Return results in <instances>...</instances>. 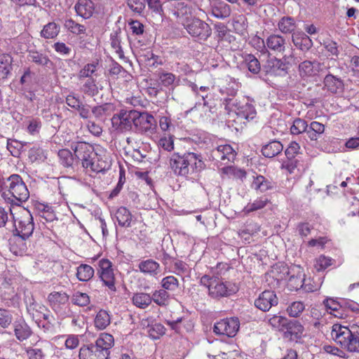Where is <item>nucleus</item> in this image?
Instances as JSON below:
<instances>
[{
  "label": "nucleus",
  "instance_id": "40",
  "mask_svg": "<svg viewBox=\"0 0 359 359\" xmlns=\"http://www.w3.org/2000/svg\"><path fill=\"white\" fill-rule=\"evenodd\" d=\"M94 272L92 266L82 264L77 268L76 276L81 281H88L93 276Z\"/></svg>",
  "mask_w": 359,
  "mask_h": 359
},
{
  "label": "nucleus",
  "instance_id": "14",
  "mask_svg": "<svg viewBox=\"0 0 359 359\" xmlns=\"http://www.w3.org/2000/svg\"><path fill=\"white\" fill-rule=\"evenodd\" d=\"M278 303V297L273 291L265 290L255 300V306L262 311H268Z\"/></svg>",
  "mask_w": 359,
  "mask_h": 359
},
{
  "label": "nucleus",
  "instance_id": "42",
  "mask_svg": "<svg viewBox=\"0 0 359 359\" xmlns=\"http://www.w3.org/2000/svg\"><path fill=\"white\" fill-rule=\"evenodd\" d=\"M299 72L302 77H310L316 74L315 63L309 60H305L299 64Z\"/></svg>",
  "mask_w": 359,
  "mask_h": 359
},
{
  "label": "nucleus",
  "instance_id": "33",
  "mask_svg": "<svg viewBox=\"0 0 359 359\" xmlns=\"http://www.w3.org/2000/svg\"><path fill=\"white\" fill-rule=\"evenodd\" d=\"M111 317L109 313L103 309H100L96 314L94 319V324L97 330H104L109 325Z\"/></svg>",
  "mask_w": 359,
  "mask_h": 359
},
{
  "label": "nucleus",
  "instance_id": "55",
  "mask_svg": "<svg viewBox=\"0 0 359 359\" xmlns=\"http://www.w3.org/2000/svg\"><path fill=\"white\" fill-rule=\"evenodd\" d=\"M162 289L165 290L175 291L179 287L178 280L173 276H168L161 280Z\"/></svg>",
  "mask_w": 359,
  "mask_h": 359
},
{
  "label": "nucleus",
  "instance_id": "34",
  "mask_svg": "<svg viewBox=\"0 0 359 359\" xmlns=\"http://www.w3.org/2000/svg\"><path fill=\"white\" fill-rule=\"evenodd\" d=\"M220 172L222 174L228 176L229 177H232L233 179L239 180L241 182L245 179L247 173L246 172L240 168H237L232 165L225 166L220 169Z\"/></svg>",
  "mask_w": 359,
  "mask_h": 359
},
{
  "label": "nucleus",
  "instance_id": "61",
  "mask_svg": "<svg viewBox=\"0 0 359 359\" xmlns=\"http://www.w3.org/2000/svg\"><path fill=\"white\" fill-rule=\"evenodd\" d=\"M82 91L90 96H94L98 93V88L95 79L89 78L82 86Z\"/></svg>",
  "mask_w": 359,
  "mask_h": 359
},
{
  "label": "nucleus",
  "instance_id": "57",
  "mask_svg": "<svg viewBox=\"0 0 359 359\" xmlns=\"http://www.w3.org/2000/svg\"><path fill=\"white\" fill-rule=\"evenodd\" d=\"M43 209L39 212V216L41 218L40 222L43 224L48 222H53L56 219L54 211L48 206H45L43 205Z\"/></svg>",
  "mask_w": 359,
  "mask_h": 359
},
{
  "label": "nucleus",
  "instance_id": "31",
  "mask_svg": "<svg viewBox=\"0 0 359 359\" xmlns=\"http://www.w3.org/2000/svg\"><path fill=\"white\" fill-rule=\"evenodd\" d=\"M252 186L255 189L261 192H264L273 189V183L271 180L266 178L263 175H259L254 177Z\"/></svg>",
  "mask_w": 359,
  "mask_h": 359
},
{
  "label": "nucleus",
  "instance_id": "35",
  "mask_svg": "<svg viewBox=\"0 0 359 359\" xmlns=\"http://www.w3.org/2000/svg\"><path fill=\"white\" fill-rule=\"evenodd\" d=\"M297 25L294 19L290 16H284L278 22V29L283 34H290L296 29Z\"/></svg>",
  "mask_w": 359,
  "mask_h": 359
},
{
  "label": "nucleus",
  "instance_id": "13",
  "mask_svg": "<svg viewBox=\"0 0 359 359\" xmlns=\"http://www.w3.org/2000/svg\"><path fill=\"white\" fill-rule=\"evenodd\" d=\"M304 326L297 320H289L283 331V337L292 341L298 342L303 337Z\"/></svg>",
  "mask_w": 359,
  "mask_h": 359
},
{
  "label": "nucleus",
  "instance_id": "52",
  "mask_svg": "<svg viewBox=\"0 0 359 359\" xmlns=\"http://www.w3.org/2000/svg\"><path fill=\"white\" fill-rule=\"evenodd\" d=\"M60 163L66 168L72 166L74 163V156L72 152L67 149H60L58 151Z\"/></svg>",
  "mask_w": 359,
  "mask_h": 359
},
{
  "label": "nucleus",
  "instance_id": "6",
  "mask_svg": "<svg viewBox=\"0 0 359 359\" xmlns=\"http://www.w3.org/2000/svg\"><path fill=\"white\" fill-rule=\"evenodd\" d=\"M238 291V287L229 282H222L215 279L208 285L209 296L213 299H220L229 297L236 293Z\"/></svg>",
  "mask_w": 359,
  "mask_h": 359
},
{
  "label": "nucleus",
  "instance_id": "2",
  "mask_svg": "<svg viewBox=\"0 0 359 359\" xmlns=\"http://www.w3.org/2000/svg\"><path fill=\"white\" fill-rule=\"evenodd\" d=\"M114 345V337L102 332L95 342L83 344L79 349V359H108Z\"/></svg>",
  "mask_w": 359,
  "mask_h": 359
},
{
  "label": "nucleus",
  "instance_id": "39",
  "mask_svg": "<svg viewBox=\"0 0 359 359\" xmlns=\"http://www.w3.org/2000/svg\"><path fill=\"white\" fill-rule=\"evenodd\" d=\"M212 14L219 19L228 18L231 15L230 6L224 2H219L212 7Z\"/></svg>",
  "mask_w": 359,
  "mask_h": 359
},
{
  "label": "nucleus",
  "instance_id": "21",
  "mask_svg": "<svg viewBox=\"0 0 359 359\" xmlns=\"http://www.w3.org/2000/svg\"><path fill=\"white\" fill-rule=\"evenodd\" d=\"M94 10V4L91 0H79L75 5L76 13L84 19L90 18Z\"/></svg>",
  "mask_w": 359,
  "mask_h": 359
},
{
  "label": "nucleus",
  "instance_id": "17",
  "mask_svg": "<svg viewBox=\"0 0 359 359\" xmlns=\"http://www.w3.org/2000/svg\"><path fill=\"white\" fill-rule=\"evenodd\" d=\"M94 156H96L97 164L95 166L97 173L108 170L111 166V158L107 150L100 145L95 147Z\"/></svg>",
  "mask_w": 359,
  "mask_h": 359
},
{
  "label": "nucleus",
  "instance_id": "1",
  "mask_svg": "<svg viewBox=\"0 0 359 359\" xmlns=\"http://www.w3.org/2000/svg\"><path fill=\"white\" fill-rule=\"evenodd\" d=\"M169 164L175 175L184 177L199 172L205 167L201 156L194 152H175L170 156Z\"/></svg>",
  "mask_w": 359,
  "mask_h": 359
},
{
  "label": "nucleus",
  "instance_id": "12",
  "mask_svg": "<svg viewBox=\"0 0 359 359\" xmlns=\"http://www.w3.org/2000/svg\"><path fill=\"white\" fill-rule=\"evenodd\" d=\"M76 158L81 161L82 166L88 165V161L94 156L95 147L86 142H78L71 146Z\"/></svg>",
  "mask_w": 359,
  "mask_h": 359
},
{
  "label": "nucleus",
  "instance_id": "36",
  "mask_svg": "<svg viewBox=\"0 0 359 359\" xmlns=\"http://www.w3.org/2000/svg\"><path fill=\"white\" fill-rule=\"evenodd\" d=\"M151 302H154L159 306H166L169 304L170 295L163 289L155 290L151 295Z\"/></svg>",
  "mask_w": 359,
  "mask_h": 359
},
{
  "label": "nucleus",
  "instance_id": "58",
  "mask_svg": "<svg viewBox=\"0 0 359 359\" xmlns=\"http://www.w3.org/2000/svg\"><path fill=\"white\" fill-rule=\"evenodd\" d=\"M25 248L24 241H21V238L13 236V238L10 240V250L14 255H22Z\"/></svg>",
  "mask_w": 359,
  "mask_h": 359
},
{
  "label": "nucleus",
  "instance_id": "28",
  "mask_svg": "<svg viewBox=\"0 0 359 359\" xmlns=\"http://www.w3.org/2000/svg\"><path fill=\"white\" fill-rule=\"evenodd\" d=\"M138 268L144 274L155 276L158 273L160 265L156 261L149 259L140 262Z\"/></svg>",
  "mask_w": 359,
  "mask_h": 359
},
{
  "label": "nucleus",
  "instance_id": "15",
  "mask_svg": "<svg viewBox=\"0 0 359 359\" xmlns=\"http://www.w3.org/2000/svg\"><path fill=\"white\" fill-rule=\"evenodd\" d=\"M136 113L134 125L137 128L142 132L151 131L154 128L156 121L152 115L146 112L140 113L137 111Z\"/></svg>",
  "mask_w": 359,
  "mask_h": 359
},
{
  "label": "nucleus",
  "instance_id": "11",
  "mask_svg": "<svg viewBox=\"0 0 359 359\" xmlns=\"http://www.w3.org/2000/svg\"><path fill=\"white\" fill-rule=\"evenodd\" d=\"M211 156L214 161L226 165L233 162L236 152L230 144H221L211 151Z\"/></svg>",
  "mask_w": 359,
  "mask_h": 359
},
{
  "label": "nucleus",
  "instance_id": "18",
  "mask_svg": "<svg viewBox=\"0 0 359 359\" xmlns=\"http://www.w3.org/2000/svg\"><path fill=\"white\" fill-rule=\"evenodd\" d=\"M285 45V39L280 34H272L266 39V50H270L275 53H283Z\"/></svg>",
  "mask_w": 359,
  "mask_h": 359
},
{
  "label": "nucleus",
  "instance_id": "47",
  "mask_svg": "<svg viewBox=\"0 0 359 359\" xmlns=\"http://www.w3.org/2000/svg\"><path fill=\"white\" fill-rule=\"evenodd\" d=\"M287 320L288 319L285 317L273 315L269 319L268 323L272 327V328L278 330L280 332H283L287 323Z\"/></svg>",
  "mask_w": 359,
  "mask_h": 359
},
{
  "label": "nucleus",
  "instance_id": "41",
  "mask_svg": "<svg viewBox=\"0 0 359 359\" xmlns=\"http://www.w3.org/2000/svg\"><path fill=\"white\" fill-rule=\"evenodd\" d=\"M243 58L244 62L251 73L254 74L259 73L261 70V65L258 59L254 55L247 54Z\"/></svg>",
  "mask_w": 359,
  "mask_h": 359
},
{
  "label": "nucleus",
  "instance_id": "3",
  "mask_svg": "<svg viewBox=\"0 0 359 359\" xmlns=\"http://www.w3.org/2000/svg\"><path fill=\"white\" fill-rule=\"evenodd\" d=\"M331 334L342 348L351 353H359V328L353 331L346 326L336 323L332 325Z\"/></svg>",
  "mask_w": 359,
  "mask_h": 359
},
{
  "label": "nucleus",
  "instance_id": "60",
  "mask_svg": "<svg viewBox=\"0 0 359 359\" xmlns=\"http://www.w3.org/2000/svg\"><path fill=\"white\" fill-rule=\"evenodd\" d=\"M305 306L302 302H294L287 308V312L290 317H298L304 310Z\"/></svg>",
  "mask_w": 359,
  "mask_h": 359
},
{
  "label": "nucleus",
  "instance_id": "56",
  "mask_svg": "<svg viewBox=\"0 0 359 359\" xmlns=\"http://www.w3.org/2000/svg\"><path fill=\"white\" fill-rule=\"evenodd\" d=\"M29 60L39 65L45 66L50 62L48 56L37 51H30L29 53Z\"/></svg>",
  "mask_w": 359,
  "mask_h": 359
},
{
  "label": "nucleus",
  "instance_id": "25",
  "mask_svg": "<svg viewBox=\"0 0 359 359\" xmlns=\"http://www.w3.org/2000/svg\"><path fill=\"white\" fill-rule=\"evenodd\" d=\"M142 325L147 327L149 337L152 339H158L165 334L166 329L161 323L149 325L148 320H143Z\"/></svg>",
  "mask_w": 359,
  "mask_h": 359
},
{
  "label": "nucleus",
  "instance_id": "49",
  "mask_svg": "<svg viewBox=\"0 0 359 359\" xmlns=\"http://www.w3.org/2000/svg\"><path fill=\"white\" fill-rule=\"evenodd\" d=\"M115 218L118 224H130L132 216L130 211L126 208L121 207L116 210Z\"/></svg>",
  "mask_w": 359,
  "mask_h": 359
},
{
  "label": "nucleus",
  "instance_id": "48",
  "mask_svg": "<svg viewBox=\"0 0 359 359\" xmlns=\"http://www.w3.org/2000/svg\"><path fill=\"white\" fill-rule=\"evenodd\" d=\"M325 131V126L318 121H312L309 126V130H307L309 138L311 140H316L318 136Z\"/></svg>",
  "mask_w": 359,
  "mask_h": 359
},
{
  "label": "nucleus",
  "instance_id": "23",
  "mask_svg": "<svg viewBox=\"0 0 359 359\" xmlns=\"http://www.w3.org/2000/svg\"><path fill=\"white\" fill-rule=\"evenodd\" d=\"M324 86L327 90L336 94L343 89L344 83L341 79L332 74H327L324 78Z\"/></svg>",
  "mask_w": 359,
  "mask_h": 359
},
{
  "label": "nucleus",
  "instance_id": "5",
  "mask_svg": "<svg viewBox=\"0 0 359 359\" xmlns=\"http://www.w3.org/2000/svg\"><path fill=\"white\" fill-rule=\"evenodd\" d=\"M182 25L189 34L200 41H206L212 34L210 26L198 18L187 20Z\"/></svg>",
  "mask_w": 359,
  "mask_h": 359
},
{
  "label": "nucleus",
  "instance_id": "38",
  "mask_svg": "<svg viewBox=\"0 0 359 359\" xmlns=\"http://www.w3.org/2000/svg\"><path fill=\"white\" fill-rule=\"evenodd\" d=\"M10 280H7L5 279L2 283L1 289H8L10 290V292L8 294V295L6 293H1V297L8 306H12L15 305L18 298L13 288L11 287V283H10Z\"/></svg>",
  "mask_w": 359,
  "mask_h": 359
},
{
  "label": "nucleus",
  "instance_id": "4",
  "mask_svg": "<svg viewBox=\"0 0 359 359\" xmlns=\"http://www.w3.org/2000/svg\"><path fill=\"white\" fill-rule=\"evenodd\" d=\"M6 199L14 200L22 203L25 202L29 197V191L22 177L18 174H13L6 178Z\"/></svg>",
  "mask_w": 359,
  "mask_h": 359
},
{
  "label": "nucleus",
  "instance_id": "24",
  "mask_svg": "<svg viewBox=\"0 0 359 359\" xmlns=\"http://www.w3.org/2000/svg\"><path fill=\"white\" fill-rule=\"evenodd\" d=\"M158 76V85L161 87V89L163 88H173L175 86L177 76L175 74L171 72H158L157 74Z\"/></svg>",
  "mask_w": 359,
  "mask_h": 359
},
{
  "label": "nucleus",
  "instance_id": "64",
  "mask_svg": "<svg viewBox=\"0 0 359 359\" xmlns=\"http://www.w3.org/2000/svg\"><path fill=\"white\" fill-rule=\"evenodd\" d=\"M29 359H46V354L42 348L29 347L26 349Z\"/></svg>",
  "mask_w": 359,
  "mask_h": 359
},
{
  "label": "nucleus",
  "instance_id": "51",
  "mask_svg": "<svg viewBox=\"0 0 359 359\" xmlns=\"http://www.w3.org/2000/svg\"><path fill=\"white\" fill-rule=\"evenodd\" d=\"M334 262L335 261L331 257L322 255L316 259L314 267L318 271H323Z\"/></svg>",
  "mask_w": 359,
  "mask_h": 359
},
{
  "label": "nucleus",
  "instance_id": "10",
  "mask_svg": "<svg viewBox=\"0 0 359 359\" xmlns=\"http://www.w3.org/2000/svg\"><path fill=\"white\" fill-rule=\"evenodd\" d=\"M24 302L25 304L28 315L30 316L32 320L35 322V323L48 309L45 305L39 303L35 300L32 292H27L25 294Z\"/></svg>",
  "mask_w": 359,
  "mask_h": 359
},
{
  "label": "nucleus",
  "instance_id": "37",
  "mask_svg": "<svg viewBox=\"0 0 359 359\" xmlns=\"http://www.w3.org/2000/svg\"><path fill=\"white\" fill-rule=\"evenodd\" d=\"M114 111V106L111 103H105L102 105L94 107L92 109V114L96 118L102 119L105 116L111 115Z\"/></svg>",
  "mask_w": 359,
  "mask_h": 359
},
{
  "label": "nucleus",
  "instance_id": "62",
  "mask_svg": "<svg viewBox=\"0 0 359 359\" xmlns=\"http://www.w3.org/2000/svg\"><path fill=\"white\" fill-rule=\"evenodd\" d=\"M13 315L11 311L0 308V326L8 328L13 322Z\"/></svg>",
  "mask_w": 359,
  "mask_h": 359
},
{
  "label": "nucleus",
  "instance_id": "27",
  "mask_svg": "<svg viewBox=\"0 0 359 359\" xmlns=\"http://www.w3.org/2000/svg\"><path fill=\"white\" fill-rule=\"evenodd\" d=\"M60 32V26L55 22L46 24L40 32L41 37L45 39H55Z\"/></svg>",
  "mask_w": 359,
  "mask_h": 359
},
{
  "label": "nucleus",
  "instance_id": "8",
  "mask_svg": "<svg viewBox=\"0 0 359 359\" xmlns=\"http://www.w3.org/2000/svg\"><path fill=\"white\" fill-rule=\"evenodd\" d=\"M239 327L240 321L238 318H226L215 323L213 332L218 335L233 337L238 332Z\"/></svg>",
  "mask_w": 359,
  "mask_h": 359
},
{
  "label": "nucleus",
  "instance_id": "29",
  "mask_svg": "<svg viewBox=\"0 0 359 359\" xmlns=\"http://www.w3.org/2000/svg\"><path fill=\"white\" fill-rule=\"evenodd\" d=\"M283 144L279 141H271L262 147V153L266 158H273L283 151Z\"/></svg>",
  "mask_w": 359,
  "mask_h": 359
},
{
  "label": "nucleus",
  "instance_id": "46",
  "mask_svg": "<svg viewBox=\"0 0 359 359\" xmlns=\"http://www.w3.org/2000/svg\"><path fill=\"white\" fill-rule=\"evenodd\" d=\"M100 278L103 282V284L107 286L110 290L116 291L115 287V278L113 270L107 272H97Z\"/></svg>",
  "mask_w": 359,
  "mask_h": 359
},
{
  "label": "nucleus",
  "instance_id": "22",
  "mask_svg": "<svg viewBox=\"0 0 359 359\" xmlns=\"http://www.w3.org/2000/svg\"><path fill=\"white\" fill-rule=\"evenodd\" d=\"M284 66L281 60L273 57L266 61L264 69L267 74L277 76L280 75L285 71Z\"/></svg>",
  "mask_w": 359,
  "mask_h": 359
},
{
  "label": "nucleus",
  "instance_id": "9",
  "mask_svg": "<svg viewBox=\"0 0 359 359\" xmlns=\"http://www.w3.org/2000/svg\"><path fill=\"white\" fill-rule=\"evenodd\" d=\"M69 299V295L65 292H52L47 297L48 305L59 316H64Z\"/></svg>",
  "mask_w": 359,
  "mask_h": 359
},
{
  "label": "nucleus",
  "instance_id": "63",
  "mask_svg": "<svg viewBox=\"0 0 359 359\" xmlns=\"http://www.w3.org/2000/svg\"><path fill=\"white\" fill-rule=\"evenodd\" d=\"M299 161L297 159L287 158L281 164V169L285 170L289 174H295L296 170H299L298 166Z\"/></svg>",
  "mask_w": 359,
  "mask_h": 359
},
{
  "label": "nucleus",
  "instance_id": "50",
  "mask_svg": "<svg viewBox=\"0 0 359 359\" xmlns=\"http://www.w3.org/2000/svg\"><path fill=\"white\" fill-rule=\"evenodd\" d=\"M269 202L266 197H260L255 200L252 203H248L244 208L247 213L254 212L264 208Z\"/></svg>",
  "mask_w": 359,
  "mask_h": 359
},
{
  "label": "nucleus",
  "instance_id": "7",
  "mask_svg": "<svg viewBox=\"0 0 359 359\" xmlns=\"http://www.w3.org/2000/svg\"><path fill=\"white\" fill-rule=\"evenodd\" d=\"M135 115H137L135 110L121 109L118 114L112 116V127L120 132L130 130L132 124H134Z\"/></svg>",
  "mask_w": 359,
  "mask_h": 359
},
{
  "label": "nucleus",
  "instance_id": "44",
  "mask_svg": "<svg viewBox=\"0 0 359 359\" xmlns=\"http://www.w3.org/2000/svg\"><path fill=\"white\" fill-rule=\"evenodd\" d=\"M64 25L69 32L74 34H83L86 31V28L83 25L79 24L72 19L65 20Z\"/></svg>",
  "mask_w": 359,
  "mask_h": 359
},
{
  "label": "nucleus",
  "instance_id": "16",
  "mask_svg": "<svg viewBox=\"0 0 359 359\" xmlns=\"http://www.w3.org/2000/svg\"><path fill=\"white\" fill-rule=\"evenodd\" d=\"M37 327L43 332L55 334L56 332V320L51 311L48 309L44 314L36 323Z\"/></svg>",
  "mask_w": 359,
  "mask_h": 359
},
{
  "label": "nucleus",
  "instance_id": "26",
  "mask_svg": "<svg viewBox=\"0 0 359 359\" xmlns=\"http://www.w3.org/2000/svg\"><path fill=\"white\" fill-rule=\"evenodd\" d=\"M257 112L252 104L246 103L237 109V118L241 121H249L256 116Z\"/></svg>",
  "mask_w": 359,
  "mask_h": 359
},
{
  "label": "nucleus",
  "instance_id": "20",
  "mask_svg": "<svg viewBox=\"0 0 359 359\" xmlns=\"http://www.w3.org/2000/svg\"><path fill=\"white\" fill-rule=\"evenodd\" d=\"M172 14L175 17L178 22L182 25V22L190 20L189 15L192 14V8L184 2H178L175 4L174 8L172 10Z\"/></svg>",
  "mask_w": 359,
  "mask_h": 359
},
{
  "label": "nucleus",
  "instance_id": "59",
  "mask_svg": "<svg viewBox=\"0 0 359 359\" xmlns=\"http://www.w3.org/2000/svg\"><path fill=\"white\" fill-rule=\"evenodd\" d=\"M72 302L79 306H86L90 303V297L88 294L78 291L73 294Z\"/></svg>",
  "mask_w": 359,
  "mask_h": 359
},
{
  "label": "nucleus",
  "instance_id": "30",
  "mask_svg": "<svg viewBox=\"0 0 359 359\" xmlns=\"http://www.w3.org/2000/svg\"><path fill=\"white\" fill-rule=\"evenodd\" d=\"M12 57L8 54L0 55V81L8 77L12 69Z\"/></svg>",
  "mask_w": 359,
  "mask_h": 359
},
{
  "label": "nucleus",
  "instance_id": "32",
  "mask_svg": "<svg viewBox=\"0 0 359 359\" xmlns=\"http://www.w3.org/2000/svg\"><path fill=\"white\" fill-rule=\"evenodd\" d=\"M151 295L146 292L134 293L132 297L133 304L137 308L144 309L151 303Z\"/></svg>",
  "mask_w": 359,
  "mask_h": 359
},
{
  "label": "nucleus",
  "instance_id": "19",
  "mask_svg": "<svg viewBox=\"0 0 359 359\" xmlns=\"http://www.w3.org/2000/svg\"><path fill=\"white\" fill-rule=\"evenodd\" d=\"M13 325L14 334L20 341L27 340L33 333L30 326L22 318L15 320Z\"/></svg>",
  "mask_w": 359,
  "mask_h": 359
},
{
  "label": "nucleus",
  "instance_id": "43",
  "mask_svg": "<svg viewBox=\"0 0 359 359\" xmlns=\"http://www.w3.org/2000/svg\"><path fill=\"white\" fill-rule=\"evenodd\" d=\"M110 41L111 46L114 50V52L117 55L118 57L121 60L124 59V53L121 44V40L118 33L115 32L111 34Z\"/></svg>",
  "mask_w": 359,
  "mask_h": 359
},
{
  "label": "nucleus",
  "instance_id": "45",
  "mask_svg": "<svg viewBox=\"0 0 359 359\" xmlns=\"http://www.w3.org/2000/svg\"><path fill=\"white\" fill-rule=\"evenodd\" d=\"M13 236L21 238V241H25L33 233L34 226H14Z\"/></svg>",
  "mask_w": 359,
  "mask_h": 359
},
{
  "label": "nucleus",
  "instance_id": "53",
  "mask_svg": "<svg viewBox=\"0 0 359 359\" xmlns=\"http://www.w3.org/2000/svg\"><path fill=\"white\" fill-rule=\"evenodd\" d=\"M308 124L306 121L297 118L293 121L290 127V133L292 135H299L307 131Z\"/></svg>",
  "mask_w": 359,
  "mask_h": 359
},
{
  "label": "nucleus",
  "instance_id": "54",
  "mask_svg": "<svg viewBox=\"0 0 359 359\" xmlns=\"http://www.w3.org/2000/svg\"><path fill=\"white\" fill-rule=\"evenodd\" d=\"M323 47L328 53V56L331 58H337L340 53V47L336 41L332 40L325 41Z\"/></svg>",
  "mask_w": 359,
  "mask_h": 359
}]
</instances>
